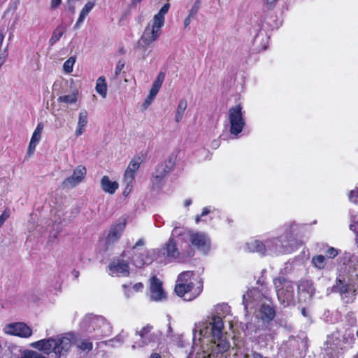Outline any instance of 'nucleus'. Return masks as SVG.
<instances>
[{"label": "nucleus", "instance_id": "obj_28", "mask_svg": "<svg viewBox=\"0 0 358 358\" xmlns=\"http://www.w3.org/2000/svg\"><path fill=\"white\" fill-rule=\"evenodd\" d=\"M66 31V27L62 25H59L53 31L51 38L49 40L50 45L52 46L56 43L63 36Z\"/></svg>", "mask_w": 358, "mask_h": 358}, {"label": "nucleus", "instance_id": "obj_34", "mask_svg": "<svg viewBox=\"0 0 358 358\" xmlns=\"http://www.w3.org/2000/svg\"><path fill=\"white\" fill-rule=\"evenodd\" d=\"M345 322L350 327H358L357 325V317L354 312H348L345 315Z\"/></svg>", "mask_w": 358, "mask_h": 358}, {"label": "nucleus", "instance_id": "obj_54", "mask_svg": "<svg viewBox=\"0 0 358 358\" xmlns=\"http://www.w3.org/2000/svg\"><path fill=\"white\" fill-rule=\"evenodd\" d=\"M87 15L80 12V15H79V17L77 20V22H78V23H83V22L84 21L85 18L86 17Z\"/></svg>", "mask_w": 358, "mask_h": 358}, {"label": "nucleus", "instance_id": "obj_7", "mask_svg": "<svg viewBox=\"0 0 358 358\" xmlns=\"http://www.w3.org/2000/svg\"><path fill=\"white\" fill-rule=\"evenodd\" d=\"M229 120L231 134L237 136L242 131L245 125L243 117L242 107L240 104L233 106L229 109Z\"/></svg>", "mask_w": 358, "mask_h": 358}, {"label": "nucleus", "instance_id": "obj_17", "mask_svg": "<svg viewBox=\"0 0 358 358\" xmlns=\"http://www.w3.org/2000/svg\"><path fill=\"white\" fill-rule=\"evenodd\" d=\"M315 292L313 283L310 280H303L298 285L299 300L300 301H310Z\"/></svg>", "mask_w": 358, "mask_h": 358}, {"label": "nucleus", "instance_id": "obj_57", "mask_svg": "<svg viewBox=\"0 0 358 358\" xmlns=\"http://www.w3.org/2000/svg\"><path fill=\"white\" fill-rule=\"evenodd\" d=\"M3 39H4V34H3V33L0 32V52H3L1 50V47H2Z\"/></svg>", "mask_w": 358, "mask_h": 358}, {"label": "nucleus", "instance_id": "obj_2", "mask_svg": "<svg viewBox=\"0 0 358 358\" xmlns=\"http://www.w3.org/2000/svg\"><path fill=\"white\" fill-rule=\"evenodd\" d=\"M294 225H291L280 237L268 239L262 242L259 240H252L247 243V248L252 252L262 255H279L291 253L297 248V240L294 237Z\"/></svg>", "mask_w": 358, "mask_h": 358}, {"label": "nucleus", "instance_id": "obj_10", "mask_svg": "<svg viewBox=\"0 0 358 358\" xmlns=\"http://www.w3.org/2000/svg\"><path fill=\"white\" fill-rule=\"evenodd\" d=\"M189 237L191 243L198 250L206 254L210 248V240L206 234L203 232L189 231Z\"/></svg>", "mask_w": 358, "mask_h": 358}, {"label": "nucleus", "instance_id": "obj_59", "mask_svg": "<svg viewBox=\"0 0 358 358\" xmlns=\"http://www.w3.org/2000/svg\"><path fill=\"white\" fill-rule=\"evenodd\" d=\"M68 8H69V10H71V12L72 13H74V12H75V6H74L71 5V4L69 3V6H68Z\"/></svg>", "mask_w": 358, "mask_h": 358}, {"label": "nucleus", "instance_id": "obj_4", "mask_svg": "<svg viewBox=\"0 0 358 358\" xmlns=\"http://www.w3.org/2000/svg\"><path fill=\"white\" fill-rule=\"evenodd\" d=\"M80 327L83 332L91 335L94 339L109 336L112 329L103 317L94 315H86L81 321Z\"/></svg>", "mask_w": 358, "mask_h": 358}, {"label": "nucleus", "instance_id": "obj_33", "mask_svg": "<svg viewBox=\"0 0 358 358\" xmlns=\"http://www.w3.org/2000/svg\"><path fill=\"white\" fill-rule=\"evenodd\" d=\"M43 129V124L42 122H39L32 134L31 141H32L33 142L38 143L41 138V134H42Z\"/></svg>", "mask_w": 358, "mask_h": 358}, {"label": "nucleus", "instance_id": "obj_5", "mask_svg": "<svg viewBox=\"0 0 358 358\" xmlns=\"http://www.w3.org/2000/svg\"><path fill=\"white\" fill-rule=\"evenodd\" d=\"M277 299L283 307L294 306L296 303L294 282L284 276L273 279Z\"/></svg>", "mask_w": 358, "mask_h": 358}, {"label": "nucleus", "instance_id": "obj_58", "mask_svg": "<svg viewBox=\"0 0 358 358\" xmlns=\"http://www.w3.org/2000/svg\"><path fill=\"white\" fill-rule=\"evenodd\" d=\"M192 18H193V17H190V16L188 15V17H187L185 20V21H184V24H185V27H187V26L189 24V23H190V22H191Z\"/></svg>", "mask_w": 358, "mask_h": 358}, {"label": "nucleus", "instance_id": "obj_37", "mask_svg": "<svg viewBox=\"0 0 358 358\" xmlns=\"http://www.w3.org/2000/svg\"><path fill=\"white\" fill-rule=\"evenodd\" d=\"M160 88L161 87L159 86L152 85L151 90H150L149 95L148 96V97L145 100V102L146 104L150 103V102L154 99L155 96L157 94Z\"/></svg>", "mask_w": 358, "mask_h": 358}, {"label": "nucleus", "instance_id": "obj_51", "mask_svg": "<svg viewBox=\"0 0 358 358\" xmlns=\"http://www.w3.org/2000/svg\"><path fill=\"white\" fill-rule=\"evenodd\" d=\"M125 335L122 332L121 334H118L115 338L110 340V342L117 341L119 343H122L123 340L124 339Z\"/></svg>", "mask_w": 358, "mask_h": 358}, {"label": "nucleus", "instance_id": "obj_50", "mask_svg": "<svg viewBox=\"0 0 358 358\" xmlns=\"http://www.w3.org/2000/svg\"><path fill=\"white\" fill-rule=\"evenodd\" d=\"M7 57V48H5L2 52H0V67L3 64Z\"/></svg>", "mask_w": 358, "mask_h": 358}, {"label": "nucleus", "instance_id": "obj_21", "mask_svg": "<svg viewBox=\"0 0 358 358\" xmlns=\"http://www.w3.org/2000/svg\"><path fill=\"white\" fill-rule=\"evenodd\" d=\"M162 250L163 254L166 255V257L173 260L176 259L180 255L179 250L176 247V243L172 237L169 238Z\"/></svg>", "mask_w": 358, "mask_h": 358}, {"label": "nucleus", "instance_id": "obj_22", "mask_svg": "<svg viewBox=\"0 0 358 358\" xmlns=\"http://www.w3.org/2000/svg\"><path fill=\"white\" fill-rule=\"evenodd\" d=\"M259 297V292L257 289H252L249 290L247 294L243 296V303L245 306V310L248 313V309H252L255 306V297Z\"/></svg>", "mask_w": 358, "mask_h": 358}, {"label": "nucleus", "instance_id": "obj_48", "mask_svg": "<svg viewBox=\"0 0 358 358\" xmlns=\"http://www.w3.org/2000/svg\"><path fill=\"white\" fill-rule=\"evenodd\" d=\"M38 143L37 142H33L32 141H30L27 150V155H31L33 154Z\"/></svg>", "mask_w": 358, "mask_h": 358}, {"label": "nucleus", "instance_id": "obj_20", "mask_svg": "<svg viewBox=\"0 0 358 358\" xmlns=\"http://www.w3.org/2000/svg\"><path fill=\"white\" fill-rule=\"evenodd\" d=\"M150 298L154 301H160L165 298L162 282L155 276L151 279Z\"/></svg>", "mask_w": 358, "mask_h": 358}, {"label": "nucleus", "instance_id": "obj_19", "mask_svg": "<svg viewBox=\"0 0 358 358\" xmlns=\"http://www.w3.org/2000/svg\"><path fill=\"white\" fill-rule=\"evenodd\" d=\"M196 281L194 279V273L191 271H183L178 276L176 284L178 291L181 293V290L185 286L196 285Z\"/></svg>", "mask_w": 358, "mask_h": 358}, {"label": "nucleus", "instance_id": "obj_45", "mask_svg": "<svg viewBox=\"0 0 358 358\" xmlns=\"http://www.w3.org/2000/svg\"><path fill=\"white\" fill-rule=\"evenodd\" d=\"M124 66V62L122 61H119L116 65L115 69V73L113 76V78H116L119 74L120 73L121 71Z\"/></svg>", "mask_w": 358, "mask_h": 358}, {"label": "nucleus", "instance_id": "obj_53", "mask_svg": "<svg viewBox=\"0 0 358 358\" xmlns=\"http://www.w3.org/2000/svg\"><path fill=\"white\" fill-rule=\"evenodd\" d=\"M211 212L210 207H204L203 208L202 213H201V216L203 217L207 215H208Z\"/></svg>", "mask_w": 358, "mask_h": 358}, {"label": "nucleus", "instance_id": "obj_16", "mask_svg": "<svg viewBox=\"0 0 358 358\" xmlns=\"http://www.w3.org/2000/svg\"><path fill=\"white\" fill-rule=\"evenodd\" d=\"M109 274L116 276H127L129 274L128 263L120 258H115L108 265Z\"/></svg>", "mask_w": 358, "mask_h": 358}, {"label": "nucleus", "instance_id": "obj_8", "mask_svg": "<svg viewBox=\"0 0 358 358\" xmlns=\"http://www.w3.org/2000/svg\"><path fill=\"white\" fill-rule=\"evenodd\" d=\"M5 334L20 338H29L32 335V329L24 322H13L3 327Z\"/></svg>", "mask_w": 358, "mask_h": 358}, {"label": "nucleus", "instance_id": "obj_43", "mask_svg": "<svg viewBox=\"0 0 358 358\" xmlns=\"http://www.w3.org/2000/svg\"><path fill=\"white\" fill-rule=\"evenodd\" d=\"M199 7H200V1H196L194 3V5L192 6V7L191 8V9L189 10V15L190 17H194L196 13L198 12L199 9Z\"/></svg>", "mask_w": 358, "mask_h": 358}, {"label": "nucleus", "instance_id": "obj_64", "mask_svg": "<svg viewBox=\"0 0 358 358\" xmlns=\"http://www.w3.org/2000/svg\"><path fill=\"white\" fill-rule=\"evenodd\" d=\"M301 313H302V315H303V316H305V317L306 316V309H305L304 308H302V310H301Z\"/></svg>", "mask_w": 358, "mask_h": 358}, {"label": "nucleus", "instance_id": "obj_29", "mask_svg": "<svg viewBox=\"0 0 358 358\" xmlns=\"http://www.w3.org/2000/svg\"><path fill=\"white\" fill-rule=\"evenodd\" d=\"M344 338L350 343H355L358 338V327H350L347 329L344 334Z\"/></svg>", "mask_w": 358, "mask_h": 358}, {"label": "nucleus", "instance_id": "obj_55", "mask_svg": "<svg viewBox=\"0 0 358 358\" xmlns=\"http://www.w3.org/2000/svg\"><path fill=\"white\" fill-rule=\"evenodd\" d=\"M143 287V285L141 282H138V283H136L134 286H133V289L136 291H139V290H141Z\"/></svg>", "mask_w": 358, "mask_h": 358}, {"label": "nucleus", "instance_id": "obj_63", "mask_svg": "<svg viewBox=\"0 0 358 358\" xmlns=\"http://www.w3.org/2000/svg\"><path fill=\"white\" fill-rule=\"evenodd\" d=\"M81 23H78V22H76V23L74 25V29H77L80 27Z\"/></svg>", "mask_w": 358, "mask_h": 358}, {"label": "nucleus", "instance_id": "obj_42", "mask_svg": "<svg viewBox=\"0 0 358 358\" xmlns=\"http://www.w3.org/2000/svg\"><path fill=\"white\" fill-rule=\"evenodd\" d=\"M94 5H95V1H88L87 3H85V5L84 6V7L83 8V9L80 12H82L86 15H88L89 13L94 8Z\"/></svg>", "mask_w": 358, "mask_h": 358}, {"label": "nucleus", "instance_id": "obj_39", "mask_svg": "<svg viewBox=\"0 0 358 358\" xmlns=\"http://www.w3.org/2000/svg\"><path fill=\"white\" fill-rule=\"evenodd\" d=\"M21 358H47L40 353L35 352V351H29L27 352H25Z\"/></svg>", "mask_w": 358, "mask_h": 358}, {"label": "nucleus", "instance_id": "obj_30", "mask_svg": "<svg viewBox=\"0 0 358 358\" xmlns=\"http://www.w3.org/2000/svg\"><path fill=\"white\" fill-rule=\"evenodd\" d=\"M96 91L103 98L106 97L107 94V86L106 83V79L104 77L101 76L96 80Z\"/></svg>", "mask_w": 358, "mask_h": 358}, {"label": "nucleus", "instance_id": "obj_41", "mask_svg": "<svg viewBox=\"0 0 358 358\" xmlns=\"http://www.w3.org/2000/svg\"><path fill=\"white\" fill-rule=\"evenodd\" d=\"M338 250L333 247L329 248L325 252L326 256L330 259H334V257H336L338 255Z\"/></svg>", "mask_w": 358, "mask_h": 358}, {"label": "nucleus", "instance_id": "obj_26", "mask_svg": "<svg viewBox=\"0 0 358 358\" xmlns=\"http://www.w3.org/2000/svg\"><path fill=\"white\" fill-rule=\"evenodd\" d=\"M169 7V3L164 4L161 8L159 11L156 15H155L152 22H155V24H157L158 26L163 27L165 21L164 16L168 13Z\"/></svg>", "mask_w": 358, "mask_h": 358}, {"label": "nucleus", "instance_id": "obj_49", "mask_svg": "<svg viewBox=\"0 0 358 358\" xmlns=\"http://www.w3.org/2000/svg\"><path fill=\"white\" fill-rule=\"evenodd\" d=\"M10 212L9 210H4L3 213L0 216V227L3 225L6 220L9 217Z\"/></svg>", "mask_w": 358, "mask_h": 358}, {"label": "nucleus", "instance_id": "obj_36", "mask_svg": "<svg viewBox=\"0 0 358 358\" xmlns=\"http://www.w3.org/2000/svg\"><path fill=\"white\" fill-rule=\"evenodd\" d=\"M160 88L161 87L159 86L152 85L151 90H150L149 95L148 96V97L145 100V102L146 104L150 103V102L154 99L155 96L157 94Z\"/></svg>", "mask_w": 358, "mask_h": 358}, {"label": "nucleus", "instance_id": "obj_35", "mask_svg": "<svg viewBox=\"0 0 358 358\" xmlns=\"http://www.w3.org/2000/svg\"><path fill=\"white\" fill-rule=\"evenodd\" d=\"M76 62V58L74 57H69L63 65L64 71L66 73H71L73 71V66Z\"/></svg>", "mask_w": 358, "mask_h": 358}, {"label": "nucleus", "instance_id": "obj_46", "mask_svg": "<svg viewBox=\"0 0 358 358\" xmlns=\"http://www.w3.org/2000/svg\"><path fill=\"white\" fill-rule=\"evenodd\" d=\"M144 245L145 241L143 238L139 239L132 248L133 252L141 251L142 249L139 248V247L143 246Z\"/></svg>", "mask_w": 358, "mask_h": 358}, {"label": "nucleus", "instance_id": "obj_13", "mask_svg": "<svg viewBox=\"0 0 358 358\" xmlns=\"http://www.w3.org/2000/svg\"><path fill=\"white\" fill-rule=\"evenodd\" d=\"M203 285L201 281H196V285H189L185 286L184 288L182 289L181 293H180L177 289V285L175 286L174 291L176 294L183 298L185 301H192L196 298L202 292Z\"/></svg>", "mask_w": 358, "mask_h": 358}, {"label": "nucleus", "instance_id": "obj_6", "mask_svg": "<svg viewBox=\"0 0 358 358\" xmlns=\"http://www.w3.org/2000/svg\"><path fill=\"white\" fill-rule=\"evenodd\" d=\"M175 164L174 159L169 157L156 167L155 171L152 173V185L155 189H160L163 185L164 178L166 175L171 171L172 168Z\"/></svg>", "mask_w": 358, "mask_h": 358}, {"label": "nucleus", "instance_id": "obj_60", "mask_svg": "<svg viewBox=\"0 0 358 358\" xmlns=\"http://www.w3.org/2000/svg\"><path fill=\"white\" fill-rule=\"evenodd\" d=\"M201 218H202V217H201L200 215H196V216L195 217V222H196V224H198L199 222H201Z\"/></svg>", "mask_w": 358, "mask_h": 358}, {"label": "nucleus", "instance_id": "obj_3", "mask_svg": "<svg viewBox=\"0 0 358 358\" xmlns=\"http://www.w3.org/2000/svg\"><path fill=\"white\" fill-rule=\"evenodd\" d=\"M73 335L57 338L41 339L31 344V347L43 352L46 355L55 354V358L65 355L71 347Z\"/></svg>", "mask_w": 358, "mask_h": 358}, {"label": "nucleus", "instance_id": "obj_24", "mask_svg": "<svg viewBox=\"0 0 358 358\" xmlns=\"http://www.w3.org/2000/svg\"><path fill=\"white\" fill-rule=\"evenodd\" d=\"M259 313L260 317L265 322L271 321L275 316V308L268 304H262Z\"/></svg>", "mask_w": 358, "mask_h": 358}, {"label": "nucleus", "instance_id": "obj_38", "mask_svg": "<svg viewBox=\"0 0 358 358\" xmlns=\"http://www.w3.org/2000/svg\"><path fill=\"white\" fill-rule=\"evenodd\" d=\"M76 345L78 348L83 350L90 351L92 349V343L86 340L78 341Z\"/></svg>", "mask_w": 358, "mask_h": 358}, {"label": "nucleus", "instance_id": "obj_47", "mask_svg": "<svg viewBox=\"0 0 358 358\" xmlns=\"http://www.w3.org/2000/svg\"><path fill=\"white\" fill-rule=\"evenodd\" d=\"M185 230L182 228L175 227L172 231L171 236H179L183 235Z\"/></svg>", "mask_w": 358, "mask_h": 358}, {"label": "nucleus", "instance_id": "obj_12", "mask_svg": "<svg viewBox=\"0 0 358 358\" xmlns=\"http://www.w3.org/2000/svg\"><path fill=\"white\" fill-rule=\"evenodd\" d=\"M162 27L155 24V22L149 23L141 37V41L143 43V47L149 46L152 42L155 41L161 34V28Z\"/></svg>", "mask_w": 358, "mask_h": 358}, {"label": "nucleus", "instance_id": "obj_9", "mask_svg": "<svg viewBox=\"0 0 358 358\" xmlns=\"http://www.w3.org/2000/svg\"><path fill=\"white\" fill-rule=\"evenodd\" d=\"M152 326L148 324L143 327L141 330L136 331V335L138 336V340L136 341L132 345V349L143 347L148 345L151 342H154L157 338V335L152 332Z\"/></svg>", "mask_w": 358, "mask_h": 358}, {"label": "nucleus", "instance_id": "obj_25", "mask_svg": "<svg viewBox=\"0 0 358 358\" xmlns=\"http://www.w3.org/2000/svg\"><path fill=\"white\" fill-rule=\"evenodd\" d=\"M87 110H82L79 113L78 127L75 131L76 136L82 135L85 131V128L87 124Z\"/></svg>", "mask_w": 358, "mask_h": 358}, {"label": "nucleus", "instance_id": "obj_23", "mask_svg": "<svg viewBox=\"0 0 358 358\" xmlns=\"http://www.w3.org/2000/svg\"><path fill=\"white\" fill-rule=\"evenodd\" d=\"M100 184L102 190L110 194H113L119 187L118 183L116 181H111L107 176L102 177Z\"/></svg>", "mask_w": 358, "mask_h": 358}, {"label": "nucleus", "instance_id": "obj_18", "mask_svg": "<svg viewBox=\"0 0 358 358\" xmlns=\"http://www.w3.org/2000/svg\"><path fill=\"white\" fill-rule=\"evenodd\" d=\"M133 253L132 262L136 267L141 268L145 264H150L154 260L153 250H141Z\"/></svg>", "mask_w": 358, "mask_h": 358}, {"label": "nucleus", "instance_id": "obj_14", "mask_svg": "<svg viewBox=\"0 0 358 358\" xmlns=\"http://www.w3.org/2000/svg\"><path fill=\"white\" fill-rule=\"evenodd\" d=\"M127 220V217H122L112 224L106 238L108 243H114L120 239L125 229Z\"/></svg>", "mask_w": 358, "mask_h": 358}, {"label": "nucleus", "instance_id": "obj_1", "mask_svg": "<svg viewBox=\"0 0 358 358\" xmlns=\"http://www.w3.org/2000/svg\"><path fill=\"white\" fill-rule=\"evenodd\" d=\"M343 275H340L332 287L345 303H352L358 289V255L345 252L342 256Z\"/></svg>", "mask_w": 358, "mask_h": 358}, {"label": "nucleus", "instance_id": "obj_62", "mask_svg": "<svg viewBox=\"0 0 358 358\" xmlns=\"http://www.w3.org/2000/svg\"><path fill=\"white\" fill-rule=\"evenodd\" d=\"M150 358H161V356L157 353L152 354Z\"/></svg>", "mask_w": 358, "mask_h": 358}, {"label": "nucleus", "instance_id": "obj_56", "mask_svg": "<svg viewBox=\"0 0 358 358\" xmlns=\"http://www.w3.org/2000/svg\"><path fill=\"white\" fill-rule=\"evenodd\" d=\"M251 358H264L260 353L252 352Z\"/></svg>", "mask_w": 358, "mask_h": 358}, {"label": "nucleus", "instance_id": "obj_31", "mask_svg": "<svg viewBox=\"0 0 358 358\" xmlns=\"http://www.w3.org/2000/svg\"><path fill=\"white\" fill-rule=\"evenodd\" d=\"M77 93L73 92L71 94L60 96L57 99V101L59 103H65L68 104L76 103L77 101Z\"/></svg>", "mask_w": 358, "mask_h": 358}, {"label": "nucleus", "instance_id": "obj_32", "mask_svg": "<svg viewBox=\"0 0 358 358\" xmlns=\"http://www.w3.org/2000/svg\"><path fill=\"white\" fill-rule=\"evenodd\" d=\"M311 262L318 269H323L326 265V258L321 255L314 256Z\"/></svg>", "mask_w": 358, "mask_h": 358}, {"label": "nucleus", "instance_id": "obj_11", "mask_svg": "<svg viewBox=\"0 0 358 358\" xmlns=\"http://www.w3.org/2000/svg\"><path fill=\"white\" fill-rule=\"evenodd\" d=\"M139 166L140 162L133 159L130 162L127 169H126L123 178V183L125 185V188L123 192L124 195H127L131 192L133 187V182L135 179L136 171L139 169Z\"/></svg>", "mask_w": 358, "mask_h": 358}, {"label": "nucleus", "instance_id": "obj_44", "mask_svg": "<svg viewBox=\"0 0 358 358\" xmlns=\"http://www.w3.org/2000/svg\"><path fill=\"white\" fill-rule=\"evenodd\" d=\"M165 78V74L163 72H160L157 78L155 79V80L154 81L153 84L154 85H157V86H159V87H162V85L164 82V80Z\"/></svg>", "mask_w": 358, "mask_h": 358}, {"label": "nucleus", "instance_id": "obj_15", "mask_svg": "<svg viewBox=\"0 0 358 358\" xmlns=\"http://www.w3.org/2000/svg\"><path fill=\"white\" fill-rule=\"evenodd\" d=\"M87 170L83 166H78L73 172V174L66 178L62 182L63 188H72L78 185L85 177Z\"/></svg>", "mask_w": 358, "mask_h": 358}, {"label": "nucleus", "instance_id": "obj_61", "mask_svg": "<svg viewBox=\"0 0 358 358\" xmlns=\"http://www.w3.org/2000/svg\"><path fill=\"white\" fill-rule=\"evenodd\" d=\"M192 203L191 199H187L185 201V206L187 207Z\"/></svg>", "mask_w": 358, "mask_h": 358}, {"label": "nucleus", "instance_id": "obj_52", "mask_svg": "<svg viewBox=\"0 0 358 358\" xmlns=\"http://www.w3.org/2000/svg\"><path fill=\"white\" fill-rule=\"evenodd\" d=\"M62 0H51V8L52 9L57 8L61 3Z\"/></svg>", "mask_w": 358, "mask_h": 358}, {"label": "nucleus", "instance_id": "obj_27", "mask_svg": "<svg viewBox=\"0 0 358 358\" xmlns=\"http://www.w3.org/2000/svg\"><path fill=\"white\" fill-rule=\"evenodd\" d=\"M187 102L186 99H182L179 101L176 115H175V120L177 122H179L182 120L183 117L184 113L187 108Z\"/></svg>", "mask_w": 358, "mask_h": 358}, {"label": "nucleus", "instance_id": "obj_40", "mask_svg": "<svg viewBox=\"0 0 358 358\" xmlns=\"http://www.w3.org/2000/svg\"><path fill=\"white\" fill-rule=\"evenodd\" d=\"M348 199L350 201L357 203L358 202V187L351 190L348 194Z\"/></svg>", "mask_w": 358, "mask_h": 358}]
</instances>
